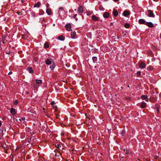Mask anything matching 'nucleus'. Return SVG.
<instances>
[{
  "instance_id": "1",
  "label": "nucleus",
  "mask_w": 161,
  "mask_h": 161,
  "mask_svg": "<svg viewBox=\"0 0 161 161\" xmlns=\"http://www.w3.org/2000/svg\"><path fill=\"white\" fill-rule=\"evenodd\" d=\"M53 61V59L51 58H47L45 61V63L47 65H50L52 64Z\"/></svg>"
},
{
  "instance_id": "2",
  "label": "nucleus",
  "mask_w": 161,
  "mask_h": 161,
  "mask_svg": "<svg viewBox=\"0 0 161 161\" xmlns=\"http://www.w3.org/2000/svg\"><path fill=\"white\" fill-rule=\"evenodd\" d=\"M148 13V16L149 17L154 18L155 17V15L152 11L150 10H148L147 11Z\"/></svg>"
},
{
  "instance_id": "3",
  "label": "nucleus",
  "mask_w": 161,
  "mask_h": 161,
  "mask_svg": "<svg viewBox=\"0 0 161 161\" xmlns=\"http://www.w3.org/2000/svg\"><path fill=\"white\" fill-rule=\"evenodd\" d=\"M141 97L142 100H145L147 102L148 101L149 99L146 95H142L141 96Z\"/></svg>"
},
{
  "instance_id": "4",
  "label": "nucleus",
  "mask_w": 161,
  "mask_h": 161,
  "mask_svg": "<svg viewBox=\"0 0 161 161\" xmlns=\"http://www.w3.org/2000/svg\"><path fill=\"white\" fill-rule=\"evenodd\" d=\"M140 68L143 69L146 67V64L143 62H139V63Z\"/></svg>"
},
{
  "instance_id": "5",
  "label": "nucleus",
  "mask_w": 161,
  "mask_h": 161,
  "mask_svg": "<svg viewBox=\"0 0 161 161\" xmlns=\"http://www.w3.org/2000/svg\"><path fill=\"white\" fill-rule=\"evenodd\" d=\"M146 25L148 27L150 28L153 27L154 26L153 24L151 22H146Z\"/></svg>"
},
{
  "instance_id": "6",
  "label": "nucleus",
  "mask_w": 161,
  "mask_h": 161,
  "mask_svg": "<svg viewBox=\"0 0 161 161\" xmlns=\"http://www.w3.org/2000/svg\"><path fill=\"white\" fill-rule=\"evenodd\" d=\"M146 105L147 103H145L144 102H143L141 103V104L140 106L141 108H146Z\"/></svg>"
},
{
  "instance_id": "7",
  "label": "nucleus",
  "mask_w": 161,
  "mask_h": 161,
  "mask_svg": "<svg viewBox=\"0 0 161 161\" xmlns=\"http://www.w3.org/2000/svg\"><path fill=\"white\" fill-rule=\"evenodd\" d=\"M129 14H130V13L128 11H127L126 10H125L123 12L122 15L125 17H126L128 15H129Z\"/></svg>"
},
{
  "instance_id": "8",
  "label": "nucleus",
  "mask_w": 161,
  "mask_h": 161,
  "mask_svg": "<svg viewBox=\"0 0 161 161\" xmlns=\"http://www.w3.org/2000/svg\"><path fill=\"white\" fill-rule=\"evenodd\" d=\"M71 24L70 23H68L65 25V27L66 28V30L68 31H70L71 30Z\"/></svg>"
},
{
  "instance_id": "9",
  "label": "nucleus",
  "mask_w": 161,
  "mask_h": 161,
  "mask_svg": "<svg viewBox=\"0 0 161 161\" xmlns=\"http://www.w3.org/2000/svg\"><path fill=\"white\" fill-rule=\"evenodd\" d=\"M138 22L140 24H143L146 23V21L143 19H140L139 20Z\"/></svg>"
},
{
  "instance_id": "10",
  "label": "nucleus",
  "mask_w": 161,
  "mask_h": 161,
  "mask_svg": "<svg viewBox=\"0 0 161 161\" xmlns=\"http://www.w3.org/2000/svg\"><path fill=\"white\" fill-rule=\"evenodd\" d=\"M78 11L79 13H82L83 12V8L82 6L78 8Z\"/></svg>"
},
{
  "instance_id": "11",
  "label": "nucleus",
  "mask_w": 161,
  "mask_h": 161,
  "mask_svg": "<svg viewBox=\"0 0 161 161\" xmlns=\"http://www.w3.org/2000/svg\"><path fill=\"white\" fill-rule=\"evenodd\" d=\"M76 34V33L75 32H72L71 33V38L73 39L75 38V36Z\"/></svg>"
},
{
  "instance_id": "12",
  "label": "nucleus",
  "mask_w": 161,
  "mask_h": 161,
  "mask_svg": "<svg viewBox=\"0 0 161 161\" xmlns=\"http://www.w3.org/2000/svg\"><path fill=\"white\" fill-rule=\"evenodd\" d=\"M103 16L105 18H108L109 16V13L108 12H105L103 13Z\"/></svg>"
},
{
  "instance_id": "13",
  "label": "nucleus",
  "mask_w": 161,
  "mask_h": 161,
  "mask_svg": "<svg viewBox=\"0 0 161 161\" xmlns=\"http://www.w3.org/2000/svg\"><path fill=\"white\" fill-rule=\"evenodd\" d=\"M92 19L96 21H97L98 20V18L95 15H93L92 16Z\"/></svg>"
},
{
  "instance_id": "14",
  "label": "nucleus",
  "mask_w": 161,
  "mask_h": 161,
  "mask_svg": "<svg viewBox=\"0 0 161 161\" xmlns=\"http://www.w3.org/2000/svg\"><path fill=\"white\" fill-rule=\"evenodd\" d=\"M27 70L29 72L31 73H33V70L32 68L31 67H27Z\"/></svg>"
},
{
  "instance_id": "15",
  "label": "nucleus",
  "mask_w": 161,
  "mask_h": 161,
  "mask_svg": "<svg viewBox=\"0 0 161 161\" xmlns=\"http://www.w3.org/2000/svg\"><path fill=\"white\" fill-rule=\"evenodd\" d=\"M56 147L59 149V150H61L62 149V150H63L64 149V147H61V146L60 144H58L56 145Z\"/></svg>"
},
{
  "instance_id": "16",
  "label": "nucleus",
  "mask_w": 161,
  "mask_h": 161,
  "mask_svg": "<svg viewBox=\"0 0 161 161\" xmlns=\"http://www.w3.org/2000/svg\"><path fill=\"white\" fill-rule=\"evenodd\" d=\"M41 4V3L40 2H38L36 4L34 5V7H39Z\"/></svg>"
},
{
  "instance_id": "17",
  "label": "nucleus",
  "mask_w": 161,
  "mask_h": 161,
  "mask_svg": "<svg viewBox=\"0 0 161 161\" xmlns=\"http://www.w3.org/2000/svg\"><path fill=\"white\" fill-rule=\"evenodd\" d=\"M113 14L114 16H117L118 14V13L117 10H114L113 11Z\"/></svg>"
},
{
  "instance_id": "18",
  "label": "nucleus",
  "mask_w": 161,
  "mask_h": 161,
  "mask_svg": "<svg viewBox=\"0 0 161 161\" xmlns=\"http://www.w3.org/2000/svg\"><path fill=\"white\" fill-rule=\"evenodd\" d=\"M10 113L13 115L14 114H15V109L13 108H12L10 109Z\"/></svg>"
},
{
  "instance_id": "19",
  "label": "nucleus",
  "mask_w": 161,
  "mask_h": 161,
  "mask_svg": "<svg viewBox=\"0 0 161 161\" xmlns=\"http://www.w3.org/2000/svg\"><path fill=\"white\" fill-rule=\"evenodd\" d=\"M147 54L148 55L151 57H153L154 56V54L153 53L152 51H149L147 52Z\"/></svg>"
},
{
  "instance_id": "20",
  "label": "nucleus",
  "mask_w": 161,
  "mask_h": 161,
  "mask_svg": "<svg viewBox=\"0 0 161 161\" xmlns=\"http://www.w3.org/2000/svg\"><path fill=\"white\" fill-rule=\"evenodd\" d=\"M92 60L93 62L95 63L97 61V58L96 57H93L92 58Z\"/></svg>"
},
{
  "instance_id": "21",
  "label": "nucleus",
  "mask_w": 161,
  "mask_h": 161,
  "mask_svg": "<svg viewBox=\"0 0 161 161\" xmlns=\"http://www.w3.org/2000/svg\"><path fill=\"white\" fill-rule=\"evenodd\" d=\"M52 64V65L50 66V68L52 70H53L55 68V64H54V62H53Z\"/></svg>"
},
{
  "instance_id": "22",
  "label": "nucleus",
  "mask_w": 161,
  "mask_h": 161,
  "mask_svg": "<svg viewBox=\"0 0 161 161\" xmlns=\"http://www.w3.org/2000/svg\"><path fill=\"white\" fill-rule=\"evenodd\" d=\"M46 13L47 14L49 15H50L51 14V12L50 10V9H49V8H47L46 11Z\"/></svg>"
},
{
  "instance_id": "23",
  "label": "nucleus",
  "mask_w": 161,
  "mask_h": 161,
  "mask_svg": "<svg viewBox=\"0 0 161 161\" xmlns=\"http://www.w3.org/2000/svg\"><path fill=\"white\" fill-rule=\"evenodd\" d=\"M58 39L60 40L63 41L64 40L65 38L64 37L62 36H60L58 37Z\"/></svg>"
},
{
  "instance_id": "24",
  "label": "nucleus",
  "mask_w": 161,
  "mask_h": 161,
  "mask_svg": "<svg viewBox=\"0 0 161 161\" xmlns=\"http://www.w3.org/2000/svg\"><path fill=\"white\" fill-rule=\"evenodd\" d=\"M36 81L37 84H41L42 83V80H36Z\"/></svg>"
},
{
  "instance_id": "25",
  "label": "nucleus",
  "mask_w": 161,
  "mask_h": 161,
  "mask_svg": "<svg viewBox=\"0 0 161 161\" xmlns=\"http://www.w3.org/2000/svg\"><path fill=\"white\" fill-rule=\"evenodd\" d=\"M44 13V11L42 9H40L39 10V15H43Z\"/></svg>"
},
{
  "instance_id": "26",
  "label": "nucleus",
  "mask_w": 161,
  "mask_h": 161,
  "mask_svg": "<svg viewBox=\"0 0 161 161\" xmlns=\"http://www.w3.org/2000/svg\"><path fill=\"white\" fill-rule=\"evenodd\" d=\"M49 47V45L48 43L45 42L44 44V47L45 48H48Z\"/></svg>"
},
{
  "instance_id": "27",
  "label": "nucleus",
  "mask_w": 161,
  "mask_h": 161,
  "mask_svg": "<svg viewBox=\"0 0 161 161\" xmlns=\"http://www.w3.org/2000/svg\"><path fill=\"white\" fill-rule=\"evenodd\" d=\"M124 26L125 28H127L130 27V25L129 24L127 23L125 24Z\"/></svg>"
},
{
  "instance_id": "28",
  "label": "nucleus",
  "mask_w": 161,
  "mask_h": 161,
  "mask_svg": "<svg viewBox=\"0 0 161 161\" xmlns=\"http://www.w3.org/2000/svg\"><path fill=\"white\" fill-rule=\"evenodd\" d=\"M136 75L138 77H140L141 75V72L140 71L137 72Z\"/></svg>"
},
{
  "instance_id": "29",
  "label": "nucleus",
  "mask_w": 161,
  "mask_h": 161,
  "mask_svg": "<svg viewBox=\"0 0 161 161\" xmlns=\"http://www.w3.org/2000/svg\"><path fill=\"white\" fill-rule=\"evenodd\" d=\"M31 16L34 17L36 15V13L35 12H32L31 13Z\"/></svg>"
},
{
  "instance_id": "30",
  "label": "nucleus",
  "mask_w": 161,
  "mask_h": 161,
  "mask_svg": "<svg viewBox=\"0 0 161 161\" xmlns=\"http://www.w3.org/2000/svg\"><path fill=\"white\" fill-rule=\"evenodd\" d=\"M124 153L126 154H127L129 153V152L126 149H124Z\"/></svg>"
},
{
  "instance_id": "31",
  "label": "nucleus",
  "mask_w": 161,
  "mask_h": 161,
  "mask_svg": "<svg viewBox=\"0 0 161 161\" xmlns=\"http://www.w3.org/2000/svg\"><path fill=\"white\" fill-rule=\"evenodd\" d=\"M99 9L100 10H103L104 9L102 5H101L99 7Z\"/></svg>"
},
{
  "instance_id": "32",
  "label": "nucleus",
  "mask_w": 161,
  "mask_h": 161,
  "mask_svg": "<svg viewBox=\"0 0 161 161\" xmlns=\"http://www.w3.org/2000/svg\"><path fill=\"white\" fill-rule=\"evenodd\" d=\"M153 69V68L151 66H149L148 68V70H152Z\"/></svg>"
},
{
  "instance_id": "33",
  "label": "nucleus",
  "mask_w": 161,
  "mask_h": 161,
  "mask_svg": "<svg viewBox=\"0 0 161 161\" xmlns=\"http://www.w3.org/2000/svg\"><path fill=\"white\" fill-rule=\"evenodd\" d=\"M77 16V14H75L74 15V18L75 19L76 21H77L78 20V19L76 18Z\"/></svg>"
},
{
  "instance_id": "34",
  "label": "nucleus",
  "mask_w": 161,
  "mask_h": 161,
  "mask_svg": "<svg viewBox=\"0 0 161 161\" xmlns=\"http://www.w3.org/2000/svg\"><path fill=\"white\" fill-rule=\"evenodd\" d=\"M11 52L10 51L6 50V53L7 54H10Z\"/></svg>"
},
{
  "instance_id": "35",
  "label": "nucleus",
  "mask_w": 161,
  "mask_h": 161,
  "mask_svg": "<svg viewBox=\"0 0 161 161\" xmlns=\"http://www.w3.org/2000/svg\"><path fill=\"white\" fill-rule=\"evenodd\" d=\"M16 13L18 14V15H19V14H20L21 15H23V14L22 13V11H21V12H17Z\"/></svg>"
},
{
  "instance_id": "36",
  "label": "nucleus",
  "mask_w": 161,
  "mask_h": 161,
  "mask_svg": "<svg viewBox=\"0 0 161 161\" xmlns=\"http://www.w3.org/2000/svg\"><path fill=\"white\" fill-rule=\"evenodd\" d=\"M55 102L54 101H52L51 103V105H54V104H55Z\"/></svg>"
},
{
  "instance_id": "37",
  "label": "nucleus",
  "mask_w": 161,
  "mask_h": 161,
  "mask_svg": "<svg viewBox=\"0 0 161 161\" xmlns=\"http://www.w3.org/2000/svg\"><path fill=\"white\" fill-rule=\"evenodd\" d=\"M18 103V102L17 101H15L14 102V104L15 105H16Z\"/></svg>"
},
{
  "instance_id": "38",
  "label": "nucleus",
  "mask_w": 161,
  "mask_h": 161,
  "mask_svg": "<svg viewBox=\"0 0 161 161\" xmlns=\"http://www.w3.org/2000/svg\"><path fill=\"white\" fill-rule=\"evenodd\" d=\"M157 109L156 111L158 112H159V108L158 107H156Z\"/></svg>"
},
{
  "instance_id": "39",
  "label": "nucleus",
  "mask_w": 161,
  "mask_h": 161,
  "mask_svg": "<svg viewBox=\"0 0 161 161\" xmlns=\"http://www.w3.org/2000/svg\"><path fill=\"white\" fill-rule=\"evenodd\" d=\"M159 158V157L157 156H156L155 157V158L156 159H157Z\"/></svg>"
},
{
  "instance_id": "40",
  "label": "nucleus",
  "mask_w": 161,
  "mask_h": 161,
  "mask_svg": "<svg viewBox=\"0 0 161 161\" xmlns=\"http://www.w3.org/2000/svg\"><path fill=\"white\" fill-rule=\"evenodd\" d=\"M63 7H59V10H61V9H63Z\"/></svg>"
},
{
  "instance_id": "41",
  "label": "nucleus",
  "mask_w": 161,
  "mask_h": 161,
  "mask_svg": "<svg viewBox=\"0 0 161 161\" xmlns=\"http://www.w3.org/2000/svg\"><path fill=\"white\" fill-rule=\"evenodd\" d=\"M12 71H10L9 73H8V75H10L11 74H12Z\"/></svg>"
},
{
  "instance_id": "42",
  "label": "nucleus",
  "mask_w": 161,
  "mask_h": 161,
  "mask_svg": "<svg viewBox=\"0 0 161 161\" xmlns=\"http://www.w3.org/2000/svg\"><path fill=\"white\" fill-rule=\"evenodd\" d=\"M25 120V117L22 118V120L24 121Z\"/></svg>"
},
{
  "instance_id": "43",
  "label": "nucleus",
  "mask_w": 161,
  "mask_h": 161,
  "mask_svg": "<svg viewBox=\"0 0 161 161\" xmlns=\"http://www.w3.org/2000/svg\"><path fill=\"white\" fill-rule=\"evenodd\" d=\"M41 23L42 22L44 21V19H42L41 20Z\"/></svg>"
},
{
  "instance_id": "44",
  "label": "nucleus",
  "mask_w": 161,
  "mask_h": 161,
  "mask_svg": "<svg viewBox=\"0 0 161 161\" xmlns=\"http://www.w3.org/2000/svg\"><path fill=\"white\" fill-rule=\"evenodd\" d=\"M124 133V130H123L122 131V134L123 135V134Z\"/></svg>"
},
{
  "instance_id": "45",
  "label": "nucleus",
  "mask_w": 161,
  "mask_h": 161,
  "mask_svg": "<svg viewBox=\"0 0 161 161\" xmlns=\"http://www.w3.org/2000/svg\"><path fill=\"white\" fill-rule=\"evenodd\" d=\"M1 125H2V123H1V121H0V127L1 126Z\"/></svg>"
},
{
  "instance_id": "46",
  "label": "nucleus",
  "mask_w": 161,
  "mask_h": 161,
  "mask_svg": "<svg viewBox=\"0 0 161 161\" xmlns=\"http://www.w3.org/2000/svg\"><path fill=\"white\" fill-rule=\"evenodd\" d=\"M153 0L155 2H157L158 1V0Z\"/></svg>"
},
{
  "instance_id": "47",
  "label": "nucleus",
  "mask_w": 161,
  "mask_h": 161,
  "mask_svg": "<svg viewBox=\"0 0 161 161\" xmlns=\"http://www.w3.org/2000/svg\"><path fill=\"white\" fill-rule=\"evenodd\" d=\"M15 119V118H14V117H13V121H14Z\"/></svg>"
},
{
  "instance_id": "48",
  "label": "nucleus",
  "mask_w": 161,
  "mask_h": 161,
  "mask_svg": "<svg viewBox=\"0 0 161 161\" xmlns=\"http://www.w3.org/2000/svg\"><path fill=\"white\" fill-rule=\"evenodd\" d=\"M115 2H116L118 1L119 0H113Z\"/></svg>"
},
{
  "instance_id": "49",
  "label": "nucleus",
  "mask_w": 161,
  "mask_h": 161,
  "mask_svg": "<svg viewBox=\"0 0 161 161\" xmlns=\"http://www.w3.org/2000/svg\"><path fill=\"white\" fill-rule=\"evenodd\" d=\"M25 11V9H22L21 10V11H22H22Z\"/></svg>"
},
{
  "instance_id": "50",
  "label": "nucleus",
  "mask_w": 161,
  "mask_h": 161,
  "mask_svg": "<svg viewBox=\"0 0 161 161\" xmlns=\"http://www.w3.org/2000/svg\"><path fill=\"white\" fill-rule=\"evenodd\" d=\"M19 121H21V119H19Z\"/></svg>"
},
{
  "instance_id": "51",
  "label": "nucleus",
  "mask_w": 161,
  "mask_h": 161,
  "mask_svg": "<svg viewBox=\"0 0 161 161\" xmlns=\"http://www.w3.org/2000/svg\"><path fill=\"white\" fill-rule=\"evenodd\" d=\"M160 38H161V33L160 34Z\"/></svg>"
},
{
  "instance_id": "52",
  "label": "nucleus",
  "mask_w": 161,
  "mask_h": 161,
  "mask_svg": "<svg viewBox=\"0 0 161 161\" xmlns=\"http://www.w3.org/2000/svg\"><path fill=\"white\" fill-rule=\"evenodd\" d=\"M126 35V34L125 33L124 34H123V36H125Z\"/></svg>"
},
{
  "instance_id": "53",
  "label": "nucleus",
  "mask_w": 161,
  "mask_h": 161,
  "mask_svg": "<svg viewBox=\"0 0 161 161\" xmlns=\"http://www.w3.org/2000/svg\"><path fill=\"white\" fill-rule=\"evenodd\" d=\"M22 2H23L24 1V0H21Z\"/></svg>"
},
{
  "instance_id": "54",
  "label": "nucleus",
  "mask_w": 161,
  "mask_h": 161,
  "mask_svg": "<svg viewBox=\"0 0 161 161\" xmlns=\"http://www.w3.org/2000/svg\"><path fill=\"white\" fill-rule=\"evenodd\" d=\"M96 67H97V66H95L94 67V68H96Z\"/></svg>"
},
{
  "instance_id": "55",
  "label": "nucleus",
  "mask_w": 161,
  "mask_h": 161,
  "mask_svg": "<svg viewBox=\"0 0 161 161\" xmlns=\"http://www.w3.org/2000/svg\"><path fill=\"white\" fill-rule=\"evenodd\" d=\"M55 156H57V154H55Z\"/></svg>"
},
{
  "instance_id": "56",
  "label": "nucleus",
  "mask_w": 161,
  "mask_h": 161,
  "mask_svg": "<svg viewBox=\"0 0 161 161\" xmlns=\"http://www.w3.org/2000/svg\"><path fill=\"white\" fill-rule=\"evenodd\" d=\"M55 156H57V154H55Z\"/></svg>"
},
{
  "instance_id": "57",
  "label": "nucleus",
  "mask_w": 161,
  "mask_h": 161,
  "mask_svg": "<svg viewBox=\"0 0 161 161\" xmlns=\"http://www.w3.org/2000/svg\"><path fill=\"white\" fill-rule=\"evenodd\" d=\"M105 1H108V0H104Z\"/></svg>"
},
{
  "instance_id": "58",
  "label": "nucleus",
  "mask_w": 161,
  "mask_h": 161,
  "mask_svg": "<svg viewBox=\"0 0 161 161\" xmlns=\"http://www.w3.org/2000/svg\"><path fill=\"white\" fill-rule=\"evenodd\" d=\"M55 25V24H53V26H54Z\"/></svg>"
},
{
  "instance_id": "59",
  "label": "nucleus",
  "mask_w": 161,
  "mask_h": 161,
  "mask_svg": "<svg viewBox=\"0 0 161 161\" xmlns=\"http://www.w3.org/2000/svg\"><path fill=\"white\" fill-rule=\"evenodd\" d=\"M117 38L118 39H119V36H117Z\"/></svg>"
},
{
  "instance_id": "60",
  "label": "nucleus",
  "mask_w": 161,
  "mask_h": 161,
  "mask_svg": "<svg viewBox=\"0 0 161 161\" xmlns=\"http://www.w3.org/2000/svg\"><path fill=\"white\" fill-rule=\"evenodd\" d=\"M16 149H17V150H18V148H16Z\"/></svg>"
},
{
  "instance_id": "61",
  "label": "nucleus",
  "mask_w": 161,
  "mask_h": 161,
  "mask_svg": "<svg viewBox=\"0 0 161 161\" xmlns=\"http://www.w3.org/2000/svg\"><path fill=\"white\" fill-rule=\"evenodd\" d=\"M3 42V43H4V42Z\"/></svg>"
},
{
  "instance_id": "62",
  "label": "nucleus",
  "mask_w": 161,
  "mask_h": 161,
  "mask_svg": "<svg viewBox=\"0 0 161 161\" xmlns=\"http://www.w3.org/2000/svg\"><path fill=\"white\" fill-rule=\"evenodd\" d=\"M27 94H28V92H27Z\"/></svg>"
}]
</instances>
